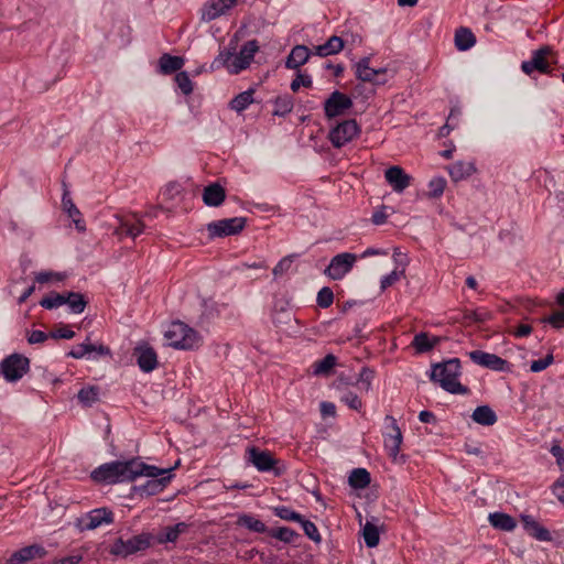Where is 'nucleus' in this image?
Instances as JSON below:
<instances>
[{
  "label": "nucleus",
  "mask_w": 564,
  "mask_h": 564,
  "mask_svg": "<svg viewBox=\"0 0 564 564\" xmlns=\"http://www.w3.org/2000/svg\"><path fill=\"white\" fill-rule=\"evenodd\" d=\"M29 370V358L20 354H12L0 362V375L10 383L22 379Z\"/></svg>",
  "instance_id": "5"
},
{
  "label": "nucleus",
  "mask_w": 564,
  "mask_h": 564,
  "mask_svg": "<svg viewBox=\"0 0 564 564\" xmlns=\"http://www.w3.org/2000/svg\"><path fill=\"white\" fill-rule=\"evenodd\" d=\"M393 258L395 261V268L399 270H403L405 273V268L409 264V258L406 254L402 253L398 248L394 249Z\"/></svg>",
  "instance_id": "57"
},
{
  "label": "nucleus",
  "mask_w": 564,
  "mask_h": 564,
  "mask_svg": "<svg viewBox=\"0 0 564 564\" xmlns=\"http://www.w3.org/2000/svg\"><path fill=\"white\" fill-rule=\"evenodd\" d=\"M237 523L241 527L249 529L250 531L259 533L264 532L267 529L265 524L262 521L246 513L240 514L238 517Z\"/></svg>",
  "instance_id": "40"
},
{
  "label": "nucleus",
  "mask_w": 564,
  "mask_h": 564,
  "mask_svg": "<svg viewBox=\"0 0 564 564\" xmlns=\"http://www.w3.org/2000/svg\"><path fill=\"white\" fill-rule=\"evenodd\" d=\"M360 133V127L354 119L344 120L328 132V140L333 147L339 149L351 142Z\"/></svg>",
  "instance_id": "8"
},
{
  "label": "nucleus",
  "mask_w": 564,
  "mask_h": 564,
  "mask_svg": "<svg viewBox=\"0 0 564 564\" xmlns=\"http://www.w3.org/2000/svg\"><path fill=\"white\" fill-rule=\"evenodd\" d=\"M521 520L524 530L539 541H550L551 535L547 529L542 527L532 516L522 514Z\"/></svg>",
  "instance_id": "22"
},
{
  "label": "nucleus",
  "mask_w": 564,
  "mask_h": 564,
  "mask_svg": "<svg viewBox=\"0 0 564 564\" xmlns=\"http://www.w3.org/2000/svg\"><path fill=\"white\" fill-rule=\"evenodd\" d=\"M51 336L53 338L72 339L75 336V333L67 327H63L53 332Z\"/></svg>",
  "instance_id": "63"
},
{
  "label": "nucleus",
  "mask_w": 564,
  "mask_h": 564,
  "mask_svg": "<svg viewBox=\"0 0 564 564\" xmlns=\"http://www.w3.org/2000/svg\"><path fill=\"white\" fill-rule=\"evenodd\" d=\"M454 41L458 51H467L475 45L476 37L469 29L459 28L455 32Z\"/></svg>",
  "instance_id": "31"
},
{
  "label": "nucleus",
  "mask_w": 564,
  "mask_h": 564,
  "mask_svg": "<svg viewBox=\"0 0 564 564\" xmlns=\"http://www.w3.org/2000/svg\"><path fill=\"white\" fill-rule=\"evenodd\" d=\"M371 378H372V373L370 371L364 369L360 372L359 379H358V383H360L361 389H364L365 391H369L370 390Z\"/></svg>",
  "instance_id": "59"
},
{
  "label": "nucleus",
  "mask_w": 564,
  "mask_h": 564,
  "mask_svg": "<svg viewBox=\"0 0 564 564\" xmlns=\"http://www.w3.org/2000/svg\"><path fill=\"white\" fill-rule=\"evenodd\" d=\"M82 560V554H72L62 558L54 560L52 564H78Z\"/></svg>",
  "instance_id": "62"
},
{
  "label": "nucleus",
  "mask_w": 564,
  "mask_h": 564,
  "mask_svg": "<svg viewBox=\"0 0 564 564\" xmlns=\"http://www.w3.org/2000/svg\"><path fill=\"white\" fill-rule=\"evenodd\" d=\"M468 356L475 364L495 371H508L510 369L508 361L495 354L474 350L468 352Z\"/></svg>",
  "instance_id": "14"
},
{
  "label": "nucleus",
  "mask_w": 564,
  "mask_h": 564,
  "mask_svg": "<svg viewBox=\"0 0 564 564\" xmlns=\"http://www.w3.org/2000/svg\"><path fill=\"white\" fill-rule=\"evenodd\" d=\"M348 481L352 488L364 489L370 484V474L365 468L354 469Z\"/></svg>",
  "instance_id": "38"
},
{
  "label": "nucleus",
  "mask_w": 564,
  "mask_h": 564,
  "mask_svg": "<svg viewBox=\"0 0 564 564\" xmlns=\"http://www.w3.org/2000/svg\"><path fill=\"white\" fill-rule=\"evenodd\" d=\"M225 198V188L218 183L210 184L204 188L203 200L207 206L217 207L224 203Z\"/></svg>",
  "instance_id": "23"
},
{
  "label": "nucleus",
  "mask_w": 564,
  "mask_h": 564,
  "mask_svg": "<svg viewBox=\"0 0 564 564\" xmlns=\"http://www.w3.org/2000/svg\"><path fill=\"white\" fill-rule=\"evenodd\" d=\"M166 471L156 466L147 465L138 458H132L102 464L93 470L91 478L97 482L118 484L133 481L138 477H158Z\"/></svg>",
  "instance_id": "1"
},
{
  "label": "nucleus",
  "mask_w": 564,
  "mask_h": 564,
  "mask_svg": "<svg viewBox=\"0 0 564 564\" xmlns=\"http://www.w3.org/2000/svg\"><path fill=\"white\" fill-rule=\"evenodd\" d=\"M553 492L564 503V482L556 481L553 486Z\"/></svg>",
  "instance_id": "64"
},
{
  "label": "nucleus",
  "mask_w": 564,
  "mask_h": 564,
  "mask_svg": "<svg viewBox=\"0 0 564 564\" xmlns=\"http://www.w3.org/2000/svg\"><path fill=\"white\" fill-rule=\"evenodd\" d=\"M143 229L144 225L140 220L130 223L128 219H119V227L117 228L116 232H123L127 236L135 238L143 232Z\"/></svg>",
  "instance_id": "35"
},
{
  "label": "nucleus",
  "mask_w": 564,
  "mask_h": 564,
  "mask_svg": "<svg viewBox=\"0 0 564 564\" xmlns=\"http://www.w3.org/2000/svg\"><path fill=\"white\" fill-rule=\"evenodd\" d=\"M175 82L184 95H189L193 91V83L186 72H180L175 76Z\"/></svg>",
  "instance_id": "48"
},
{
  "label": "nucleus",
  "mask_w": 564,
  "mask_h": 564,
  "mask_svg": "<svg viewBox=\"0 0 564 564\" xmlns=\"http://www.w3.org/2000/svg\"><path fill=\"white\" fill-rule=\"evenodd\" d=\"M133 356L143 372H151L158 367V355L148 344H139L133 349Z\"/></svg>",
  "instance_id": "15"
},
{
  "label": "nucleus",
  "mask_w": 564,
  "mask_h": 564,
  "mask_svg": "<svg viewBox=\"0 0 564 564\" xmlns=\"http://www.w3.org/2000/svg\"><path fill=\"white\" fill-rule=\"evenodd\" d=\"M351 107V98L336 90L325 101L324 111L325 116L330 119L344 115Z\"/></svg>",
  "instance_id": "11"
},
{
  "label": "nucleus",
  "mask_w": 564,
  "mask_h": 564,
  "mask_svg": "<svg viewBox=\"0 0 564 564\" xmlns=\"http://www.w3.org/2000/svg\"><path fill=\"white\" fill-rule=\"evenodd\" d=\"M65 303H66V296H64L62 294H57V293L51 294V295L44 297L40 302V304L43 307L47 308V310H52L54 307H58V306H61V305H63Z\"/></svg>",
  "instance_id": "51"
},
{
  "label": "nucleus",
  "mask_w": 564,
  "mask_h": 564,
  "mask_svg": "<svg viewBox=\"0 0 564 564\" xmlns=\"http://www.w3.org/2000/svg\"><path fill=\"white\" fill-rule=\"evenodd\" d=\"M63 209L67 213L68 217L73 219L76 228L80 231L85 230V225L83 219L80 218V212L75 206L74 202L69 197L68 194H64L62 198Z\"/></svg>",
  "instance_id": "32"
},
{
  "label": "nucleus",
  "mask_w": 564,
  "mask_h": 564,
  "mask_svg": "<svg viewBox=\"0 0 564 564\" xmlns=\"http://www.w3.org/2000/svg\"><path fill=\"white\" fill-rule=\"evenodd\" d=\"M441 338L437 336H431L427 333H419L412 340V347L416 354H424L431 351L438 343Z\"/></svg>",
  "instance_id": "27"
},
{
  "label": "nucleus",
  "mask_w": 564,
  "mask_h": 564,
  "mask_svg": "<svg viewBox=\"0 0 564 564\" xmlns=\"http://www.w3.org/2000/svg\"><path fill=\"white\" fill-rule=\"evenodd\" d=\"M489 523L498 530L510 532L517 527V521L505 512H494L488 516Z\"/></svg>",
  "instance_id": "29"
},
{
  "label": "nucleus",
  "mask_w": 564,
  "mask_h": 564,
  "mask_svg": "<svg viewBox=\"0 0 564 564\" xmlns=\"http://www.w3.org/2000/svg\"><path fill=\"white\" fill-rule=\"evenodd\" d=\"M45 555L46 551L43 546L33 544L12 553V555L7 560V564H24L33 558H41Z\"/></svg>",
  "instance_id": "19"
},
{
  "label": "nucleus",
  "mask_w": 564,
  "mask_h": 564,
  "mask_svg": "<svg viewBox=\"0 0 564 564\" xmlns=\"http://www.w3.org/2000/svg\"><path fill=\"white\" fill-rule=\"evenodd\" d=\"M355 73L358 79L372 83L375 85H384L389 78L394 76V72L383 68H371L370 59L365 57L355 65Z\"/></svg>",
  "instance_id": "7"
},
{
  "label": "nucleus",
  "mask_w": 564,
  "mask_h": 564,
  "mask_svg": "<svg viewBox=\"0 0 564 564\" xmlns=\"http://www.w3.org/2000/svg\"><path fill=\"white\" fill-rule=\"evenodd\" d=\"M65 304H68L69 308L76 314L82 313L86 307L84 296L79 293H69Z\"/></svg>",
  "instance_id": "46"
},
{
  "label": "nucleus",
  "mask_w": 564,
  "mask_h": 564,
  "mask_svg": "<svg viewBox=\"0 0 564 564\" xmlns=\"http://www.w3.org/2000/svg\"><path fill=\"white\" fill-rule=\"evenodd\" d=\"M551 55V47L543 46L532 53L531 59L522 62L521 68L528 75L532 74L534 70L546 73L550 67L549 57Z\"/></svg>",
  "instance_id": "12"
},
{
  "label": "nucleus",
  "mask_w": 564,
  "mask_h": 564,
  "mask_svg": "<svg viewBox=\"0 0 564 564\" xmlns=\"http://www.w3.org/2000/svg\"><path fill=\"white\" fill-rule=\"evenodd\" d=\"M345 43L341 37L333 35L326 43L314 47V53L317 56L326 57L329 55L337 54L343 51Z\"/></svg>",
  "instance_id": "28"
},
{
  "label": "nucleus",
  "mask_w": 564,
  "mask_h": 564,
  "mask_svg": "<svg viewBox=\"0 0 564 564\" xmlns=\"http://www.w3.org/2000/svg\"><path fill=\"white\" fill-rule=\"evenodd\" d=\"M65 278V273L54 271H42L35 274V281L41 284L62 282Z\"/></svg>",
  "instance_id": "43"
},
{
  "label": "nucleus",
  "mask_w": 564,
  "mask_h": 564,
  "mask_svg": "<svg viewBox=\"0 0 564 564\" xmlns=\"http://www.w3.org/2000/svg\"><path fill=\"white\" fill-rule=\"evenodd\" d=\"M238 41V34H235L228 47L220 51L217 57L212 62L210 69L225 68L229 74L237 75L249 68L253 62L254 55L259 52V44L256 40H251L246 42L240 50L237 51Z\"/></svg>",
  "instance_id": "2"
},
{
  "label": "nucleus",
  "mask_w": 564,
  "mask_h": 564,
  "mask_svg": "<svg viewBox=\"0 0 564 564\" xmlns=\"http://www.w3.org/2000/svg\"><path fill=\"white\" fill-rule=\"evenodd\" d=\"M253 94V89H248L237 95L230 102L231 109L237 112H241L247 109L254 101Z\"/></svg>",
  "instance_id": "37"
},
{
  "label": "nucleus",
  "mask_w": 564,
  "mask_h": 564,
  "mask_svg": "<svg viewBox=\"0 0 564 564\" xmlns=\"http://www.w3.org/2000/svg\"><path fill=\"white\" fill-rule=\"evenodd\" d=\"M384 178L397 193H402L411 185L412 182V176L405 173V171L399 165H393L384 171Z\"/></svg>",
  "instance_id": "16"
},
{
  "label": "nucleus",
  "mask_w": 564,
  "mask_h": 564,
  "mask_svg": "<svg viewBox=\"0 0 564 564\" xmlns=\"http://www.w3.org/2000/svg\"><path fill=\"white\" fill-rule=\"evenodd\" d=\"M446 170L453 182L466 180L477 172L476 165L473 161H457L447 166Z\"/></svg>",
  "instance_id": "21"
},
{
  "label": "nucleus",
  "mask_w": 564,
  "mask_h": 564,
  "mask_svg": "<svg viewBox=\"0 0 564 564\" xmlns=\"http://www.w3.org/2000/svg\"><path fill=\"white\" fill-rule=\"evenodd\" d=\"M356 261L357 256L355 253H338L332 258L329 264L324 270V274L330 280H341L351 271Z\"/></svg>",
  "instance_id": "9"
},
{
  "label": "nucleus",
  "mask_w": 564,
  "mask_h": 564,
  "mask_svg": "<svg viewBox=\"0 0 564 564\" xmlns=\"http://www.w3.org/2000/svg\"><path fill=\"white\" fill-rule=\"evenodd\" d=\"M334 301V293L330 288L324 286L322 288L316 297V302L321 307H329Z\"/></svg>",
  "instance_id": "49"
},
{
  "label": "nucleus",
  "mask_w": 564,
  "mask_h": 564,
  "mask_svg": "<svg viewBox=\"0 0 564 564\" xmlns=\"http://www.w3.org/2000/svg\"><path fill=\"white\" fill-rule=\"evenodd\" d=\"M169 345L176 349H195L202 345V336L182 322H173L164 333Z\"/></svg>",
  "instance_id": "4"
},
{
  "label": "nucleus",
  "mask_w": 564,
  "mask_h": 564,
  "mask_svg": "<svg viewBox=\"0 0 564 564\" xmlns=\"http://www.w3.org/2000/svg\"><path fill=\"white\" fill-rule=\"evenodd\" d=\"M471 419L475 423L484 426H491L497 422L495 411L488 405L477 406L473 411Z\"/></svg>",
  "instance_id": "30"
},
{
  "label": "nucleus",
  "mask_w": 564,
  "mask_h": 564,
  "mask_svg": "<svg viewBox=\"0 0 564 564\" xmlns=\"http://www.w3.org/2000/svg\"><path fill=\"white\" fill-rule=\"evenodd\" d=\"M246 226V218L234 217L220 219L207 225L208 236L210 238L226 237L239 234Z\"/></svg>",
  "instance_id": "10"
},
{
  "label": "nucleus",
  "mask_w": 564,
  "mask_h": 564,
  "mask_svg": "<svg viewBox=\"0 0 564 564\" xmlns=\"http://www.w3.org/2000/svg\"><path fill=\"white\" fill-rule=\"evenodd\" d=\"M310 50L304 45H296L289 54L285 66L290 69H297L304 65L310 58Z\"/></svg>",
  "instance_id": "24"
},
{
  "label": "nucleus",
  "mask_w": 564,
  "mask_h": 564,
  "mask_svg": "<svg viewBox=\"0 0 564 564\" xmlns=\"http://www.w3.org/2000/svg\"><path fill=\"white\" fill-rule=\"evenodd\" d=\"M446 187V181L443 177H434L429 182L427 196L431 198H438L443 195Z\"/></svg>",
  "instance_id": "44"
},
{
  "label": "nucleus",
  "mask_w": 564,
  "mask_h": 564,
  "mask_svg": "<svg viewBox=\"0 0 564 564\" xmlns=\"http://www.w3.org/2000/svg\"><path fill=\"white\" fill-rule=\"evenodd\" d=\"M248 454L249 460L257 467L258 470L267 471L273 468L274 459L269 452L250 448Z\"/></svg>",
  "instance_id": "25"
},
{
  "label": "nucleus",
  "mask_w": 564,
  "mask_h": 564,
  "mask_svg": "<svg viewBox=\"0 0 564 564\" xmlns=\"http://www.w3.org/2000/svg\"><path fill=\"white\" fill-rule=\"evenodd\" d=\"M183 65L184 58L181 56L163 54L159 61V66L163 74H171L173 72L180 70Z\"/></svg>",
  "instance_id": "33"
},
{
  "label": "nucleus",
  "mask_w": 564,
  "mask_h": 564,
  "mask_svg": "<svg viewBox=\"0 0 564 564\" xmlns=\"http://www.w3.org/2000/svg\"><path fill=\"white\" fill-rule=\"evenodd\" d=\"M293 109V99L290 96H279L274 101V116H284Z\"/></svg>",
  "instance_id": "41"
},
{
  "label": "nucleus",
  "mask_w": 564,
  "mask_h": 564,
  "mask_svg": "<svg viewBox=\"0 0 564 564\" xmlns=\"http://www.w3.org/2000/svg\"><path fill=\"white\" fill-rule=\"evenodd\" d=\"M313 84L311 76L297 73L295 79L291 83V89L296 93L302 86L311 87Z\"/></svg>",
  "instance_id": "54"
},
{
  "label": "nucleus",
  "mask_w": 564,
  "mask_h": 564,
  "mask_svg": "<svg viewBox=\"0 0 564 564\" xmlns=\"http://www.w3.org/2000/svg\"><path fill=\"white\" fill-rule=\"evenodd\" d=\"M386 421L389 422L390 432L384 434L383 445L384 449L388 452L391 460L395 464H401L405 462L404 455L400 454V448L403 442V436L400 427L397 424L394 417L388 415Z\"/></svg>",
  "instance_id": "6"
},
{
  "label": "nucleus",
  "mask_w": 564,
  "mask_h": 564,
  "mask_svg": "<svg viewBox=\"0 0 564 564\" xmlns=\"http://www.w3.org/2000/svg\"><path fill=\"white\" fill-rule=\"evenodd\" d=\"M112 522V513L107 509H96L87 514L84 529L94 530L104 523Z\"/></svg>",
  "instance_id": "26"
},
{
  "label": "nucleus",
  "mask_w": 564,
  "mask_h": 564,
  "mask_svg": "<svg viewBox=\"0 0 564 564\" xmlns=\"http://www.w3.org/2000/svg\"><path fill=\"white\" fill-rule=\"evenodd\" d=\"M240 0H209L202 10V20L213 21L229 13Z\"/></svg>",
  "instance_id": "13"
},
{
  "label": "nucleus",
  "mask_w": 564,
  "mask_h": 564,
  "mask_svg": "<svg viewBox=\"0 0 564 564\" xmlns=\"http://www.w3.org/2000/svg\"><path fill=\"white\" fill-rule=\"evenodd\" d=\"M341 401L352 410H360L362 402L357 394L351 391L346 392L341 397Z\"/></svg>",
  "instance_id": "56"
},
{
  "label": "nucleus",
  "mask_w": 564,
  "mask_h": 564,
  "mask_svg": "<svg viewBox=\"0 0 564 564\" xmlns=\"http://www.w3.org/2000/svg\"><path fill=\"white\" fill-rule=\"evenodd\" d=\"M149 539L144 535L133 536L127 541L119 540L113 546V552L120 555H128L144 550L149 546Z\"/></svg>",
  "instance_id": "20"
},
{
  "label": "nucleus",
  "mask_w": 564,
  "mask_h": 564,
  "mask_svg": "<svg viewBox=\"0 0 564 564\" xmlns=\"http://www.w3.org/2000/svg\"><path fill=\"white\" fill-rule=\"evenodd\" d=\"M180 462H176L174 467L160 468L161 470H167L166 473L159 475L158 477H150L144 485L139 487V491L144 492L148 496L156 495L161 492L172 479V471L178 466Z\"/></svg>",
  "instance_id": "17"
},
{
  "label": "nucleus",
  "mask_w": 564,
  "mask_h": 564,
  "mask_svg": "<svg viewBox=\"0 0 564 564\" xmlns=\"http://www.w3.org/2000/svg\"><path fill=\"white\" fill-rule=\"evenodd\" d=\"M274 513L276 517L283 519V520H288V521H295V522H299L302 521V516L295 511H293L292 509L288 508V507H276L274 508Z\"/></svg>",
  "instance_id": "50"
},
{
  "label": "nucleus",
  "mask_w": 564,
  "mask_h": 564,
  "mask_svg": "<svg viewBox=\"0 0 564 564\" xmlns=\"http://www.w3.org/2000/svg\"><path fill=\"white\" fill-rule=\"evenodd\" d=\"M98 390L94 387L84 388L78 392V400L86 406H90L98 400Z\"/></svg>",
  "instance_id": "45"
},
{
  "label": "nucleus",
  "mask_w": 564,
  "mask_h": 564,
  "mask_svg": "<svg viewBox=\"0 0 564 564\" xmlns=\"http://www.w3.org/2000/svg\"><path fill=\"white\" fill-rule=\"evenodd\" d=\"M300 523L302 524V528H303L305 534L312 541H314L316 543L321 542V540H322L321 534L318 532V529L316 528V525L313 522L302 518V521H300Z\"/></svg>",
  "instance_id": "52"
},
{
  "label": "nucleus",
  "mask_w": 564,
  "mask_h": 564,
  "mask_svg": "<svg viewBox=\"0 0 564 564\" xmlns=\"http://www.w3.org/2000/svg\"><path fill=\"white\" fill-rule=\"evenodd\" d=\"M459 376V360L451 359L443 364L435 365L432 369L431 379L451 393H466L467 389L458 381Z\"/></svg>",
  "instance_id": "3"
},
{
  "label": "nucleus",
  "mask_w": 564,
  "mask_h": 564,
  "mask_svg": "<svg viewBox=\"0 0 564 564\" xmlns=\"http://www.w3.org/2000/svg\"><path fill=\"white\" fill-rule=\"evenodd\" d=\"M271 535L285 543H291L297 536V533L292 529L284 527L272 531Z\"/></svg>",
  "instance_id": "53"
},
{
  "label": "nucleus",
  "mask_w": 564,
  "mask_h": 564,
  "mask_svg": "<svg viewBox=\"0 0 564 564\" xmlns=\"http://www.w3.org/2000/svg\"><path fill=\"white\" fill-rule=\"evenodd\" d=\"M544 322H547L554 328H557V329L564 327V310L555 312L550 317L544 319Z\"/></svg>",
  "instance_id": "58"
},
{
  "label": "nucleus",
  "mask_w": 564,
  "mask_h": 564,
  "mask_svg": "<svg viewBox=\"0 0 564 564\" xmlns=\"http://www.w3.org/2000/svg\"><path fill=\"white\" fill-rule=\"evenodd\" d=\"M47 338V335L42 330H32L28 335V341L29 344H40L45 341Z\"/></svg>",
  "instance_id": "61"
},
{
  "label": "nucleus",
  "mask_w": 564,
  "mask_h": 564,
  "mask_svg": "<svg viewBox=\"0 0 564 564\" xmlns=\"http://www.w3.org/2000/svg\"><path fill=\"white\" fill-rule=\"evenodd\" d=\"M554 361V357L552 354H547L543 359L534 360L530 369L532 372H540L546 369Z\"/></svg>",
  "instance_id": "55"
},
{
  "label": "nucleus",
  "mask_w": 564,
  "mask_h": 564,
  "mask_svg": "<svg viewBox=\"0 0 564 564\" xmlns=\"http://www.w3.org/2000/svg\"><path fill=\"white\" fill-rule=\"evenodd\" d=\"M294 259H295L294 254H290V256L283 257L275 264V267L272 270V274H273L274 279H279L282 275H284L286 272H289L291 270L292 265H293Z\"/></svg>",
  "instance_id": "42"
},
{
  "label": "nucleus",
  "mask_w": 564,
  "mask_h": 564,
  "mask_svg": "<svg viewBox=\"0 0 564 564\" xmlns=\"http://www.w3.org/2000/svg\"><path fill=\"white\" fill-rule=\"evenodd\" d=\"M91 354H97L100 356L110 355V349L102 344H93L90 338L87 337L86 340L82 344L76 345L69 352L68 356L75 359H82Z\"/></svg>",
  "instance_id": "18"
},
{
  "label": "nucleus",
  "mask_w": 564,
  "mask_h": 564,
  "mask_svg": "<svg viewBox=\"0 0 564 564\" xmlns=\"http://www.w3.org/2000/svg\"><path fill=\"white\" fill-rule=\"evenodd\" d=\"M490 317V314L486 311H470L467 312L465 318L474 321V322H485Z\"/></svg>",
  "instance_id": "60"
},
{
  "label": "nucleus",
  "mask_w": 564,
  "mask_h": 564,
  "mask_svg": "<svg viewBox=\"0 0 564 564\" xmlns=\"http://www.w3.org/2000/svg\"><path fill=\"white\" fill-rule=\"evenodd\" d=\"M186 530H187V524L184 522L177 523L173 527H166L158 535V542H160V543L174 542V541H176L178 535L181 533H184Z\"/></svg>",
  "instance_id": "34"
},
{
  "label": "nucleus",
  "mask_w": 564,
  "mask_h": 564,
  "mask_svg": "<svg viewBox=\"0 0 564 564\" xmlns=\"http://www.w3.org/2000/svg\"><path fill=\"white\" fill-rule=\"evenodd\" d=\"M404 275L405 273H403V270H399L398 268H395L392 272L382 276L380 281L381 291H384L389 286L393 285L398 281H400Z\"/></svg>",
  "instance_id": "47"
},
{
  "label": "nucleus",
  "mask_w": 564,
  "mask_h": 564,
  "mask_svg": "<svg viewBox=\"0 0 564 564\" xmlns=\"http://www.w3.org/2000/svg\"><path fill=\"white\" fill-rule=\"evenodd\" d=\"M362 536L368 547H376L380 541L378 527L373 522L367 521L362 527Z\"/></svg>",
  "instance_id": "36"
},
{
  "label": "nucleus",
  "mask_w": 564,
  "mask_h": 564,
  "mask_svg": "<svg viewBox=\"0 0 564 564\" xmlns=\"http://www.w3.org/2000/svg\"><path fill=\"white\" fill-rule=\"evenodd\" d=\"M337 359L334 355H327L313 365V373L316 376L328 375L336 366Z\"/></svg>",
  "instance_id": "39"
}]
</instances>
